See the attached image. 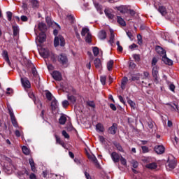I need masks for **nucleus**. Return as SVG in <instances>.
<instances>
[{"label": "nucleus", "mask_w": 179, "mask_h": 179, "mask_svg": "<svg viewBox=\"0 0 179 179\" xmlns=\"http://www.w3.org/2000/svg\"><path fill=\"white\" fill-rule=\"evenodd\" d=\"M54 45L55 47H58V45L64 47L65 45V39L64 38V36L61 35L55 36L54 40Z\"/></svg>", "instance_id": "1"}, {"label": "nucleus", "mask_w": 179, "mask_h": 179, "mask_svg": "<svg viewBox=\"0 0 179 179\" xmlns=\"http://www.w3.org/2000/svg\"><path fill=\"white\" fill-rule=\"evenodd\" d=\"M57 61L61 64L64 68L68 66V57L64 54H61L57 56Z\"/></svg>", "instance_id": "2"}, {"label": "nucleus", "mask_w": 179, "mask_h": 179, "mask_svg": "<svg viewBox=\"0 0 179 179\" xmlns=\"http://www.w3.org/2000/svg\"><path fill=\"white\" fill-rule=\"evenodd\" d=\"M122 157V155H120L115 152H113L110 155V157L114 163H118Z\"/></svg>", "instance_id": "3"}, {"label": "nucleus", "mask_w": 179, "mask_h": 179, "mask_svg": "<svg viewBox=\"0 0 179 179\" xmlns=\"http://www.w3.org/2000/svg\"><path fill=\"white\" fill-rule=\"evenodd\" d=\"M21 83L24 88L30 89L31 87V84L27 78H21Z\"/></svg>", "instance_id": "4"}, {"label": "nucleus", "mask_w": 179, "mask_h": 179, "mask_svg": "<svg viewBox=\"0 0 179 179\" xmlns=\"http://www.w3.org/2000/svg\"><path fill=\"white\" fill-rule=\"evenodd\" d=\"M11 122L15 128H17V121L16 120V117H15V114L13 113V110L8 109Z\"/></svg>", "instance_id": "5"}, {"label": "nucleus", "mask_w": 179, "mask_h": 179, "mask_svg": "<svg viewBox=\"0 0 179 179\" xmlns=\"http://www.w3.org/2000/svg\"><path fill=\"white\" fill-rule=\"evenodd\" d=\"M117 131H118V127L115 123H113L108 129V132L110 135H115V134H117Z\"/></svg>", "instance_id": "6"}, {"label": "nucleus", "mask_w": 179, "mask_h": 179, "mask_svg": "<svg viewBox=\"0 0 179 179\" xmlns=\"http://www.w3.org/2000/svg\"><path fill=\"white\" fill-rule=\"evenodd\" d=\"M54 136L56 139V145H60L64 149H66V144H65V142H64L58 135L55 134Z\"/></svg>", "instance_id": "7"}, {"label": "nucleus", "mask_w": 179, "mask_h": 179, "mask_svg": "<svg viewBox=\"0 0 179 179\" xmlns=\"http://www.w3.org/2000/svg\"><path fill=\"white\" fill-rule=\"evenodd\" d=\"M39 54L43 58H48L50 57V50L48 48H41L39 50Z\"/></svg>", "instance_id": "8"}, {"label": "nucleus", "mask_w": 179, "mask_h": 179, "mask_svg": "<svg viewBox=\"0 0 179 179\" xmlns=\"http://www.w3.org/2000/svg\"><path fill=\"white\" fill-rule=\"evenodd\" d=\"M176 166H177V163L176 162V160H171L168 162V165H166V169L171 171V170H174L176 169Z\"/></svg>", "instance_id": "9"}, {"label": "nucleus", "mask_w": 179, "mask_h": 179, "mask_svg": "<svg viewBox=\"0 0 179 179\" xmlns=\"http://www.w3.org/2000/svg\"><path fill=\"white\" fill-rule=\"evenodd\" d=\"M154 149L157 155H163L164 150H166V148L163 145H156Z\"/></svg>", "instance_id": "10"}, {"label": "nucleus", "mask_w": 179, "mask_h": 179, "mask_svg": "<svg viewBox=\"0 0 179 179\" xmlns=\"http://www.w3.org/2000/svg\"><path fill=\"white\" fill-rule=\"evenodd\" d=\"M52 76L55 79V80H62V75H61V73H59V71H53L52 73Z\"/></svg>", "instance_id": "11"}, {"label": "nucleus", "mask_w": 179, "mask_h": 179, "mask_svg": "<svg viewBox=\"0 0 179 179\" xmlns=\"http://www.w3.org/2000/svg\"><path fill=\"white\" fill-rule=\"evenodd\" d=\"M116 9L120 13H128L129 10L128 9V6H120L116 7Z\"/></svg>", "instance_id": "12"}, {"label": "nucleus", "mask_w": 179, "mask_h": 179, "mask_svg": "<svg viewBox=\"0 0 179 179\" xmlns=\"http://www.w3.org/2000/svg\"><path fill=\"white\" fill-rule=\"evenodd\" d=\"M156 52H157V54H159V55H161V57H166V50H164V49H163V48L160 47V46H157L156 48Z\"/></svg>", "instance_id": "13"}, {"label": "nucleus", "mask_w": 179, "mask_h": 179, "mask_svg": "<svg viewBox=\"0 0 179 179\" xmlns=\"http://www.w3.org/2000/svg\"><path fill=\"white\" fill-rule=\"evenodd\" d=\"M152 73L155 80H157V79L159 78V71L157 66L152 67Z\"/></svg>", "instance_id": "14"}, {"label": "nucleus", "mask_w": 179, "mask_h": 179, "mask_svg": "<svg viewBox=\"0 0 179 179\" xmlns=\"http://www.w3.org/2000/svg\"><path fill=\"white\" fill-rule=\"evenodd\" d=\"M45 38H46V36H45V33L44 32H41L39 34V36L37 37L38 41L41 43H44V41H45Z\"/></svg>", "instance_id": "15"}, {"label": "nucleus", "mask_w": 179, "mask_h": 179, "mask_svg": "<svg viewBox=\"0 0 179 179\" xmlns=\"http://www.w3.org/2000/svg\"><path fill=\"white\" fill-rule=\"evenodd\" d=\"M98 37L100 40H106L107 38V32L104 30H101L98 34Z\"/></svg>", "instance_id": "16"}, {"label": "nucleus", "mask_w": 179, "mask_h": 179, "mask_svg": "<svg viewBox=\"0 0 179 179\" xmlns=\"http://www.w3.org/2000/svg\"><path fill=\"white\" fill-rule=\"evenodd\" d=\"M29 162L31 166V171H33V173H36L37 169H36V164L34 163V160L32 158H30L29 159Z\"/></svg>", "instance_id": "17"}, {"label": "nucleus", "mask_w": 179, "mask_h": 179, "mask_svg": "<svg viewBox=\"0 0 179 179\" xmlns=\"http://www.w3.org/2000/svg\"><path fill=\"white\" fill-rule=\"evenodd\" d=\"M51 108H52V111H54V110H57V108H58V101H57V99H52Z\"/></svg>", "instance_id": "18"}, {"label": "nucleus", "mask_w": 179, "mask_h": 179, "mask_svg": "<svg viewBox=\"0 0 179 179\" xmlns=\"http://www.w3.org/2000/svg\"><path fill=\"white\" fill-rule=\"evenodd\" d=\"M38 29L41 31L43 32L47 30V25L43 22H40L38 25Z\"/></svg>", "instance_id": "19"}, {"label": "nucleus", "mask_w": 179, "mask_h": 179, "mask_svg": "<svg viewBox=\"0 0 179 179\" xmlns=\"http://www.w3.org/2000/svg\"><path fill=\"white\" fill-rule=\"evenodd\" d=\"M110 39L108 41L109 44L113 45L114 44V38L115 37V35H114V31L113 29H110Z\"/></svg>", "instance_id": "20"}, {"label": "nucleus", "mask_w": 179, "mask_h": 179, "mask_svg": "<svg viewBox=\"0 0 179 179\" xmlns=\"http://www.w3.org/2000/svg\"><path fill=\"white\" fill-rule=\"evenodd\" d=\"M94 64L96 69H100V68H101V60H100L99 58L95 59L94 61Z\"/></svg>", "instance_id": "21"}, {"label": "nucleus", "mask_w": 179, "mask_h": 179, "mask_svg": "<svg viewBox=\"0 0 179 179\" xmlns=\"http://www.w3.org/2000/svg\"><path fill=\"white\" fill-rule=\"evenodd\" d=\"M146 169H149L150 170H155V169L157 168V164L155 162L148 164L145 166Z\"/></svg>", "instance_id": "22"}, {"label": "nucleus", "mask_w": 179, "mask_h": 179, "mask_svg": "<svg viewBox=\"0 0 179 179\" xmlns=\"http://www.w3.org/2000/svg\"><path fill=\"white\" fill-rule=\"evenodd\" d=\"M117 22L120 24V26H122L123 27H125L127 26V23L125 22V20L122 19L120 16L117 17Z\"/></svg>", "instance_id": "23"}, {"label": "nucleus", "mask_w": 179, "mask_h": 179, "mask_svg": "<svg viewBox=\"0 0 179 179\" xmlns=\"http://www.w3.org/2000/svg\"><path fill=\"white\" fill-rule=\"evenodd\" d=\"M158 11L162 15V16H166L167 15V10H166V7L161 6L158 8Z\"/></svg>", "instance_id": "24"}, {"label": "nucleus", "mask_w": 179, "mask_h": 179, "mask_svg": "<svg viewBox=\"0 0 179 179\" xmlns=\"http://www.w3.org/2000/svg\"><path fill=\"white\" fill-rule=\"evenodd\" d=\"M94 6L96 10L100 13V15H103V7L99 3L95 2Z\"/></svg>", "instance_id": "25"}, {"label": "nucleus", "mask_w": 179, "mask_h": 179, "mask_svg": "<svg viewBox=\"0 0 179 179\" xmlns=\"http://www.w3.org/2000/svg\"><path fill=\"white\" fill-rule=\"evenodd\" d=\"M104 13L108 19H113L114 17V15L111 13V10H110L108 8H106Z\"/></svg>", "instance_id": "26"}, {"label": "nucleus", "mask_w": 179, "mask_h": 179, "mask_svg": "<svg viewBox=\"0 0 179 179\" xmlns=\"http://www.w3.org/2000/svg\"><path fill=\"white\" fill-rule=\"evenodd\" d=\"M127 83H128V78L124 77L122 79V83H121V87H122V90H124V89H125V87L127 86Z\"/></svg>", "instance_id": "27"}, {"label": "nucleus", "mask_w": 179, "mask_h": 179, "mask_svg": "<svg viewBox=\"0 0 179 179\" xmlns=\"http://www.w3.org/2000/svg\"><path fill=\"white\" fill-rule=\"evenodd\" d=\"M162 61H164V63L166 64V65H173V61L167 58L166 55L162 57Z\"/></svg>", "instance_id": "28"}, {"label": "nucleus", "mask_w": 179, "mask_h": 179, "mask_svg": "<svg viewBox=\"0 0 179 179\" xmlns=\"http://www.w3.org/2000/svg\"><path fill=\"white\" fill-rule=\"evenodd\" d=\"M96 131H99V132H104V126L101 124V123H98L96 125Z\"/></svg>", "instance_id": "29"}, {"label": "nucleus", "mask_w": 179, "mask_h": 179, "mask_svg": "<svg viewBox=\"0 0 179 179\" xmlns=\"http://www.w3.org/2000/svg\"><path fill=\"white\" fill-rule=\"evenodd\" d=\"M90 34V31L89 30L88 28H83L82 29V31H81V36L83 37H85V36H87V34Z\"/></svg>", "instance_id": "30"}, {"label": "nucleus", "mask_w": 179, "mask_h": 179, "mask_svg": "<svg viewBox=\"0 0 179 179\" xmlns=\"http://www.w3.org/2000/svg\"><path fill=\"white\" fill-rule=\"evenodd\" d=\"M89 159H91V160L93 162V163H94L95 166L96 167H99L100 165L99 164V161H97V158H96V157H94V155H92L91 157H88Z\"/></svg>", "instance_id": "31"}, {"label": "nucleus", "mask_w": 179, "mask_h": 179, "mask_svg": "<svg viewBox=\"0 0 179 179\" xmlns=\"http://www.w3.org/2000/svg\"><path fill=\"white\" fill-rule=\"evenodd\" d=\"M59 122L61 125H65V122H66V117L65 115H62L59 119Z\"/></svg>", "instance_id": "32"}, {"label": "nucleus", "mask_w": 179, "mask_h": 179, "mask_svg": "<svg viewBox=\"0 0 179 179\" xmlns=\"http://www.w3.org/2000/svg\"><path fill=\"white\" fill-rule=\"evenodd\" d=\"M113 66H114V60H110L107 63V69L108 71H111L113 69Z\"/></svg>", "instance_id": "33"}, {"label": "nucleus", "mask_w": 179, "mask_h": 179, "mask_svg": "<svg viewBox=\"0 0 179 179\" xmlns=\"http://www.w3.org/2000/svg\"><path fill=\"white\" fill-rule=\"evenodd\" d=\"M67 99L72 103V104H75V103H76V98L73 95H68Z\"/></svg>", "instance_id": "34"}, {"label": "nucleus", "mask_w": 179, "mask_h": 179, "mask_svg": "<svg viewBox=\"0 0 179 179\" xmlns=\"http://www.w3.org/2000/svg\"><path fill=\"white\" fill-rule=\"evenodd\" d=\"M22 149L24 155H26L27 156L30 155V150L27 147L24 145Z\"/></svg>", "instance_id": "35"}, {"label": "nucleus", "mask_w": 179, "mask_h": 179, "mask_svg": "<svg viewBox=\"0 0 179 179\" xmlns=\"http://www.w3.org/2000/svg\"><path fill=\"white\" fill-rule=\"evenodd\" d=\"M92 51L94 57H97V55H99V54L100 53V50H99V48L97 47H94Z\"/></svg>", "instance_id": "36"}, {"label": "nucleus", "mask_w": 179, "mask_h": 179, "mask_svg": "<svg viewBox=\"0 0 179 179\" xmlns=\"http://www.w3.org/2000/svg\"><path fill=\"white\" fill-rule=\"evenodd\" d=\"M86 43H92V34H88L85 36Z\"/></svg>", "instance_id": "37"}, {"label": "nucleus", "mask_w": 179, "mask_h": 179, "mask_svg": "<svg viewBox=\"0 0 179 179\" xmlns=\"http://www.w3.org/2000/svg\"><path fill=\"white\" fill-rule=\"evenodd\" d=\"M87 105L89 106V107H91L92 108H94L96 107V103H94V101H87Z\"/></svg>", "instance_id": "38"}, {"label": "nucleus", "mask_w": 179, "mask_h": 179, "mask_svg": "<svg viewBox=\"0 0 179 179\" xmlns=\"http://www.w3.org/2000/svg\"><path fill=\"white\" fill-rule=\"evenodd\" d=\"M19 34V29L17 27H13V36L14 37H17V35Z\"/></svg>", "instance_id": "39"}, {"label": "nucleus", "mask_w": 179, "mask_h": 179, "mask_svg": "<svg viewBox=\"0 0 179 179\" xmlns=\"http://www.w3.org/2000/svg\"><path fill=\"white\" fill-rule=\"evenodd\" d=\"M3 57L6 61H9V56L8 55V51L3 50Z\"/></svg>", "instance_id": "40"}, {"label": "nucleus", "mask_w": 179, "mask_h": 179, "mask_svg": "<svg viewBox=\"0 0 179 179\" xmlns=\"http://www.w3.org/2000/svg\"><path fill=\"white\" fill-rule=\"evenodd\" d=\"M31 72L33 74V76L36 78V79H37V78H38V74L37 73V70H36V68H33L31 69Z\"/></svg>", "instance_id": "41"}, {"label": "nucleus", "mask_w": 179, "mask_h": 179, "mask_svg": "<svg viewBox=\"0 0 179 179\" xmlns=\"http://www.w3.org/2000/svg\"><path fill=\"white\" fill-rule=\"evenodd\" d=\"M62 136H64L66 139H69L70 136H69V134H67L66 131L65 130H63L62 131Z\"/></svg>", "instance_id": "42"}, {"label": "nucleus", "mask_w": 179, "mask_h": 179, "mask_svg": "<svg viewBox=\"0 0 179 179\" xmlns=\"http://www.w3.org/2000/svg\"><path fill=\"white\" fill-rule=\"evenodd\" d=\"M137 38H138V44H139V45H142L143 41L142 40V36L141 34H138L137 36Z\"/></svg>", "instance_id": "43"}, {"label": "nucleus", "mask_w": 179, "mask_h": 179, "mask_svg": "<svg viewBox=\"0 0 179 179\" xmlns=\"http://www.w3.org/2000/svg\"><path fill=\"white\" fill-rule=\"evenodd\" d=\"M120 161L122 166H127V159L124 158L122 156L120 157Z\"/></svg>", "instance_id": "44"}, {"label": "nucleus", "mask_w": 179, "mask_h": 179, "mask_svg": "<svg viewBox=\"0 0 179 179\" xmlns=\"http://www.w3.org/2000/svg\"><path fill=\"white\" fill-rule=\"evenodd\" d=\"M6 15H7V19L8 22H10V20H12V16H13L12 12L8 11L6 13Z\"/></svg>", "instance_id": "45"}, {"label": "nucleus", "mask_w": 179, "mask_h": 179, "mask_svg": "<svg viewBox=\"0 0 179 179\" xmlns=\"http://www.w3.org/2000/svg\"><path fill=\"white\" fill-rule=\"evenodd\" d=\"M45 21H46V23L48 26H51V24H52V21L51 20V17H45Z\"/></svg>", "instance_id": "46"}, {"label": "nucleus", "mask_w": 179, "mask_h": 179, "mask_svg": "<svg viewBox=\"0 0 179 179\" xmlns=\"http://www.w3.org/2000/svg\"><path fill=\"white\" fill-rule=\"evenodd\" d=\"M133 58L136 61V62H139L141 61V57L139 56V55H134Z\"/></svg>", "instance_id": "47"}, {"label": "nucleus", "mask_w": 179, "mask_h": 179, "mask_svg": "<svg viewBox=\"0 0 179 179\" xmlns=\"http://www.w3.org/2000/svg\"><path fill=\"white\" fill-rule=\"evenodd\" d=\"M115 148L116 149H117V150H119V152H124V149L122 148V146H121V145H120V143L115 144Z\"/></svg>", "instance_id": "48"}, {"label": "nucleus", "mask_w": 179, "mask_h": 179, "mask_svg": "<svg viewBox=\"0 0 179 179\" xmlns=\"http://www.w3.org/2000/svg\"><path fill=\"white\" fill-rule=\"evenodd\" d=\"M128 104L131 107V108L135 109V102H134L132 100L127 101Z\"/></svg>", "instance_id": "49"}, {"label": "nucleus", "mask_w": 179, "mask_h": 179, "mask_svg": "<svg viewBox=\"0 0 179 179\" xmlns=\"http://www.w3.org/2000/svg\"><path fill=\"white\" fill-rule=\"evenodd\" d=\"M107 79V78L106 76H101L100 78V81L101 83H102V85L104 86V85H106V80Z\"/></svg>", "instance_id": "50"}, {"label": "nucleus", "mask_w": 179, "mask_h": 179, "mask_svg": "<svg viewBox=\"0 0 179 179\" xmlns=\"http://www.w3.org/2000/svg\"><path fill=\"white\" fill-rule=\"evenodd\" d=\"M46 98L48 99V100L51 101V100H52V94H51V92H47L46 93Z\"/></svg>", "instance_id": "51"}, {"label": "nucleus", "mask_w": 179, "mask_h": 179, "mask_svg": "<svg viewBox=\"0 0 179 179\" xmlns=\"http://www.w3.org/2000/svg\"><path fill=\"white\" fill-rule=\"evenodd\" d=\"M69 106V102L66 100L62 101V106L64 108H66Z\"/></svg>", "instance_id": "52"}, {"label": "nucleus", "mask_w": 179, "mask_h": 179, "mask_svg": "<svg viewBox=\"0 0 179 179\" xmlns=\"http://www.w3.org/2000/svg\"><path fill=\"white\" fill-rule=\"evenodd\" d=\"M157 58H156V57H154L153 59H152V66L153 67V66H156V64H157Z\"/></svg>", "instance_id": "53"}, {"label": "nucleus", "mask_w": 179, "mask_h": 179, "mask_svg": "<svg viewBox=\"0 0 179 179\" xmlns=\"http://www.w3.org/2000/svg\"><path fill=\"white\" fill-rule=\"evenodd\" d=\"M139 79H141V77L138 75L136 76H133L131 77V80H133L134 82L136 81V80H139Z\"/></svg>", "instance_id": "54"}, {"label": "nucleus", "mask_w": 179, "mask_h": 179, "mask_svg": "<svg viewBox=\"0 0 179 179\" xmlns=\"http://www.w3.org/2000/svg\"><path fill=\"white\" fill-rule=\"evenodd\" d=\"M141 149L143 150V153H148V152H149V148L146 146H142Z\"/></svg>", "instance_id": "55"}, {"label": "nucleus", "mask_w": 179, "mask_h": 179, "mask_svg": "<svg viewBox=\"0 0 179 179\" xmlns=\"http://www.w3.org/2000/svg\"><path fill=\"white\" fill-rule=\"evenodd\" d=\"M31 3H32L34 8H37V6H38V1H37L36 0L31 1Z\"/></svg>", "instance_id": "56"}, {"label": "nucleus", "mask_w": 179, "mask_h": 179, "mask_svg": "<svg viewBox=\"0 0 179 179\" xmlns=\"http://www.w3.org/2000/svg\"><path fill=\"white\" fill-rule=\"evenodd\" d=\"M110 108H111V110H113V111H117V106H115V105H114L113 103L110 104Z\"/></svg>", "instance_id": "57"}, {"label": "nucleus", "mask_w": 179, "mask_h": 179, "mask_svg": "<svg viewBox=\"0 0 179 179\" xmlns=\"http://www.w3.org/2000/svg\"><path fill=\"white\" fill-rule=\"evenodd\" d=\"M67 20H70V23H73V16L72 15H67Z\"/></svg>", "instance_id": "58"}, {"label": "nucleus", "mask_w": 179, "mask_h": 179, "mask_svg": "<svg viewBox=\"0 0 179 179\" xmlns=\"http://www.w3.org/2000/svg\"><path fill=\"white\" fill-rule=\"evenodd\" d=\"M21 20L22 22H27V20H29V18H27V16L26 15H22L21 16Z\"/></svg>", "instance_id": "59"}, {"label": "nucleus", "mask_w": 179, "mask_h": 179, "mask_svg": "<svg viewBox=\"0 0 179 179\" xmlns=\"http://www.w3.org/2000/svg\"><path fill=\"white\" fill-rule=\"evenodd\" d=\"M169 89L171 92H174V90H176V86L173 84H171L169 85Z\"/></svg>", "instance_id": "60"}, {"label": "nucleus", "mask_w": 179, "mask_h": 179, "mask_svg": "<svg viewBox=\"0 0 179 179\" xmlns=\"http://www.w3.org/2000/svg\"><path fill=\"white\" fill-rule=\"evenodd\" d=\"M119 100L122 104H125V101L124 100V97L120 95L119 96Z\"/></svg>", "instance_id": "61"}, {"label": "nucleus", "mask_w": 179, "mask_h": 179, "mask_svg": "<svg viewBox=\"0 0 179 179\" xmlns=\"http://www.w3.org/2000/svg\"><path fill=\"white\" fill-rule=\"evenodd\" d=\"M84 174H85V177H86V178L87 179H92V177L90 176V174H89V173H87V172H85L84 173Z\"/></svg>", "instance_id": "62"}, {"label": "nucleus", "mask_w": 179, "mask_h": 179, "mask_svg": "<svg viewBox=\"0 0 179 179\" xmlns=\"http://www.w3.org/2000/svg\"><path fill=\"white\" fill-rule=\"evenodd\" d=\"M29 178L30 179H37V178L36 177V174H34V173H31L29 176Z\"/></svg>", "instance_id": "63"}, {"label": "nucleus", "mask_w": 179, "mask_h": 179, "mask_svg": "<svg viewBox=\"0 0 179 179\" xmlns=\"http://www.w3.org/2000/svg\"><path fill=\"white\" fill-rule=\"evenodd\" d=\"M127 35L131 40H132V33H131V31H127Z\"/></svg>", "instance_id": "64"}]
</instances>
